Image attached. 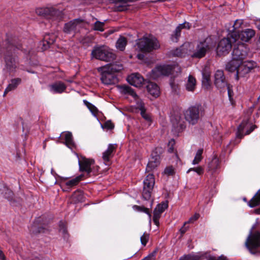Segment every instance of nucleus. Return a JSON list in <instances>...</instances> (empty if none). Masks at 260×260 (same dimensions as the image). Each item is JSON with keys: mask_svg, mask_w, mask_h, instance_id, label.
<instances>
[{"mask_svg": "<svg viewBox=\"0 0 260 260\" xmlns=\"http://www.w3.org/2000/svg\"><path fill=\"white\" fill-rule=\"evenodd\" d=\"M190 171H194L196 172L198 175H200L203 174L204 169L201 167H198L197 168H190L187 171V173H188Z\"/></svg>", "mask_w": 260, "mask_h": 260, "instance_id": "obj_49", "label": "nucleus"}, {"mask_svg": "<svg viewBox=\"0 0 260 260\" xmlns=\"http://www.w3.org/2000/svg\"><path fill=\"white\" fill-rule=\"evenodd\" d=\"M171 122L175 131L179 133L185 128V122L180 115L176 114L171 118Z\"/></svg>", "mask_w": 260, "mask_h": 260, "instance_id": "obj_19", "label": "nucleus"}, {"mask_svg": "<svg viewBox=\"0 0 260 260\" xmlns=\"http://www.w3.org/2000/svg\"><path fill=\"white\" fill-rule=\"evenodd\" d=\"M155 252H153L142 260H155Z\"/></svg>", "mask_w": 260, "mask_h": 260, "instance_id": "obj_55", "label": "nucleus"}, {"mask_svg": "<svg viewBox=\"0 0 260 260\" xmlns=\"http://www.w3.org/2000/svg\"><path fill=\"white\" fill-rule=\"evenodd\" d=\"M191 45L188 42L184 43L180 47L172 51L171 53L173 56L183 57L186 55H190L191 53Z\"/></svg>", "mask_w": 260, "mask_h": 260, "instance_id": "obj_17", "label": "nucleus"}, {"mask_svg": "<svg viewBox=\"0 0 260 260\" xmlns=\"http://www.w3.org/2000/svg\"><path fill=\"white\" fill-rule=\"evenodd\" d=\"M257 126L248 120L245 121V135L250 134Z\"/></svg>", "mask_w": 260, "mask_h": 260, "instance_id": "obj_39", "label": "nucleus"}, {"mask_svg": "<svg viewBox=\"0 0 260 260\" xmlns=\"http://www.w3.org/2000/svg\"><path fill=\"white\" fill-rule=\"evenodd\" d=\"M93 57L106 62L112 61L116 58V55L111 50L105 46H95L91 52Z\"/></svg>", "mask_w": 260, "mask_h": 260, "instance_id": "obj_5", "label": "nucleus"}, {"mask_svg": "<svg viewBox=\"0 0 260 260\" xmlns=\"http://www.w3.org/2000/svg\"><path fill=\"white\" fill-rule=\"evenodd\" d=\"M218 260H228V259L225 256L221 255L218 257Z\"/></svg>", "mask_w": 260, "mask_h": 260, "instance_id": "obj_62", "label": "nucleus"}, {"mask_svg": "<svg viewBox=\"0 0 260 260\" xmlns=\"http://www.w3.org/2000/svg\"><path fill=\"white\" fill-rule=\"evenodd\" d=\"M196 87V80L192 75H189L185 83V89L188 91L193 92Z\"/></svg>", "mask_w": 260, "mask_h": 260, "instance_id": "obj_30", "label": "nucleus"}, {"mask_svg": "<svg viewBox=\"0 0 260 260\" xmlns=\"http://www.w3.org/2000/svg\"><path fill=\"white\" fill-rule=\"evenodd\" d=\"M186 224H185L184 223L182 227L180 229V232L181 233V235L184 234L188 230L189 228L188 226H186L185 225Z\"/></svg>", "mask_w": 260, "mask_h": 260, "instance_id": "obj_56", "label": "nucleus"}, {"mask_svg": "<svg viewBox=\"0 0 260 260\" xmlns=\"http://www.w3.org/2000/svg\"><path fill=\"white\" fill-rule=\"evenodd\" d=\"M255 35V31L251 28L245 29V42H248Z\"/></svg>", "mask_w": 260, "mask_h": 260, "instance_id": "obj_42", "label": "nucleus"}, {"mask_svg": "<svg viewBox=\"0 0 260 260\" xmlns=\"http://www.w3.org/2000/svg\"><path fill=\"white\" fill-rule=\"evenodd\" d=\"M48 221L44 220V217H38L36 219L30 231L35 234L46 233L48 231Z\"/></svg>", "mask_w": 260, "mask_h": 260, "instance_id": "obj_16", "label": "nucleus"}, {"mask_svg": "<svg viewBox=\"0 0 260 260\" xmlns=\"http://www.w3.org/2000/svg\"><path fill=\"white\" fill-rule=\"evenodd\" d=\"M207 260H218V258L216 259L215 257L211 256L209 257Z\"/></svg>", "mask_w": 260, "mask_h": 260, "instance_id": "obj_63", "label": "nucleus"}, {"mask_svg": "<svg viewBox=\"0 0 260 260\" xmlns=\"http://www.w3.org/2000/svg\"><path fill=\"white\" fill-rule=\"evenodd\" d=\"M21 79L20 78H15L12 79L9 83L8 86L5 89L4 93V96H5L9 92L15 89L18 85L20 84Z\"/></svg>", "mask_w": 260, "mask_h": 260, "instance_id": "obj_29", "label": "nucleus"}, {"mask_svg": "<svg viewBox=\"0 0 260 260\" xmlns=\"http://www.w3.org/2000/svg\"><path fill=\"white\" fill-rule=\"evenodd\" d=\"M0 259L2 260H5V257L2 250H0Z\"/></svg>", "mask_w": 260, "mask_h": 260, "instance_id": "obj_60", "label": "nucleus"}, {"mask_svg": "<svg viewBox=\"0 0 260 260\" xmlns=\"http://www.w3.org/2000/svg\"><path fill=\"white\" fill-rule=\"evenodd\" d=\"M49 91L52 93H61L63 92L67 86L61 81H56L49 85Z\"/></svg>", "mask_w": 260, "mask_h": 260, "instance_id": "obj_24", "label": "nucleus"}, {"mask_svg": "<svg viewBox=\"0 0 260 260\" xmlns=\"http://www.w3.org/2000/svg\"><path fill=\"white\" fill-rule=\"evenodd\" d=\"M127 44L126 39L122 36H120L117 40L116 44V48L120 51H123Z\"/></svg>", "mask_w": 260, "mask_h": 260, "instance_id": "obj_37", "label": "nucleus"}, {"mask_svg": "<svg viewBox=\"0 0 260 260\" xmlns=\"http://www.w3.org/2000/svg\"><path fill=\"white\" fill-rule=\"evenodd\" d=\"M84 25L85 22L83 19H75L64 24L63 31L66 34L74 36L79 32L80 29L83 27Z\"/></svg>", "mask_w": 260, "mask_h": 260, "instance_id": "obj_9", "label": "nucleus"}, {"mask_svg": "<svg viewBox=\"0 0 260 260\" xmlns=\"http://www.w3.org/2000/svg\"><path fill=\"white\" fill-rule=\"evenodd\" d=\"M174 173V169L172 166L167 167L164 171V174L167 176H172Z\"/></svg>", "mask_w": 260, "mask_h": 260, "instance_id": "obj_48", "label": "nucleus"}, {"mask_svg": "<svg viewBox=\"0 0 260 260\" xmlns=\"http://www.w3.org/2000/svg\"><path fill=\"white\" fill-rule=\"evenodd\" d=\"M137 45L140 50L144 52H151L160 47L157 40L154 37H143L139 40Z\"/></svg>", "mask_w": 260, "mask_h": 260, "instance_id": "obj_7", "label": "nucleus"}, {"mask_svg": "<svg viewBox=\"0 0 260 260\" xmlns=\"http://www.w3.org/2000/svg\"><path fill=\"white\" fill-rule=\"evenodd\" d=\"M82 177L83 175H80L76 177L75 178L66 182V185L70 187L76 185L79 181L81 180Z\"/></svg>", "mask_w": 260, "mask_h": 260, "instance_id": "obj_41", "label": "nucleus"}, {"mask_svg": "<svg viewBox=\"0 0 260 260\" xmlns=\"http://www.w3.org/2000/svg\"><path fill=\"white\" fill-rule=\"evenodd\" d=\"M214 84L216 88L220 90V91L227 89L229 99L230 100L232 99L233 91L230 85L228 84L223 71L218 70L215 73Z\"/></svg>", "mask_w": 260, "mask_h": 260, "instance_id": "obj_8", "label": "nucleus"}, {"mask_svg": "<svg viewBox=\"0 0 260 260\" xmlns=\"http://www.w3.org/2000/svg\"><path fill=\"white\" fill-rule=\"evenodd\" d=\"M59 231L63 236L64 238L68 237V235L67 232L65 223L63 221H60L59 223Z\"/></svg>", "mask_w": 260, "mask_h": 260, "instance_id": "obj_46", "label": "nucleus"}, {"mask_svg": "<svg viewBox=\"0 0 260 260\" xmlns=\"http://www.w3.org/2000/svg\"><path fill=\"white\" fill-rule=\"evenodd\" d=\"M143 56H144V55L143 54H138L137 55V57L139 59H142Z\"/></svg>", "mask_w": 260, "mask_h": 260, "instance_id": "obj_64", "label": "nucleus"}, {"mask_svg": "<svg viewBox=\"0 0 260 260\" xmlns=\"http://www.w3.org/2000/svg\"><path fill=\"white\" fill-rule=\"evenodd\" d=\"M105 126L109 129H112L114 127L113 124L111 122H107L105 123Z\"/></svg>", "mask_w": 260, "mask_h": 260, "instance_id": "obj_57", "label": "nucleus"}, {"mask_svg": "<svg viewBox=\"0 0 260 260\" xmlns=\"http://www.w3.org/2000/svg\"><path fill=\"white\" fill-rule=\"evenodd\" d=\"M170 86L171 87L172 91L176 94H178L179 93V87L178 84H176L174 81L172 80L170 82Z\"/></svg>", "mask_w": 260, "mask_h": 260, "instance_id": "obj_50", "label": "nucleus"}, {"mask_svg": "<svg viewBox=\"0 0 260 260\" xmlns=\"http://www.w3.org/2000/svg\"><path fill=\"white\" fill-rule=\"evenodd\" d=\"M104 25H105V23L104 22H100L99 21H96L94 24L93 29L94 30L103 31L104 30Z\"/></svg>", "mask_w": 260, "mask_h": 260, "instance_id": "obj_47", "label": "nucleus"}, {"mask_svg": "<svg viewBox=\"0 0 260 260\" xmlns=\"http://www.w3.org/2000/svg\"><path fill=\"white\" fill-rule=\"evenodd\" d=\"M36 13L42 17L57 22L62 20L64 16L62 10L53 7L38 8L36 9Z\"/></svg>", "mask_w": 260, "mask_h": 260, "instance_id": "obj_4", "label": "nucleus"}, {"mask_svg": "<svg viewBox=\"0 0 260 260\" xmlns=\"http://www.w3.org/2000/svg\"><path fill=\"white\" fill-rule=\"evenodd\" d=\"M201 109L202 106L200 104L189 107L184 113L186 120L192 125L197 123L200 118Z\"/></svg>", "mask_w": 260, "mask_h": 260, "instance_id": "obj_10", "label": "nucleus"}, {"mask_svg": "<svg viewBox=\"0 0 260 260\" xmlns=\"http://www.w3.org/2000/svg\"><path fill=\"white\" fill-rule=\"evenodd\" d=\"M94 164V160L92 159L82 157L81 160L80 159L78 160L80 170L86 172L87 175H89L92 172L91 167Z\"/></svg>", "mask_w": 260, "mask_h": 260, "instance_id": "obj_18", "label": "nucleus"}, {"mask_svg": "<svg viewBox=\"0 0 260 260\" xmlns=\"http://www.w3.org/2000/svg\"><path fill=\"white\" fill-rule=\"evenodd\" d=\"M243 20H236L233 25V31L231 38L233 41L234 49L232 58L243 63L244 59V29Z\"/></svg>", "mask_w": 260, "mask_h": 260, "instance_id": "obj_1", "label": "nucleus"}, {"mask_svg": "<svg viewBox=\"0 0 260 260\" xmlns=\"http://www.w3.org/2000/svg\"><path fill=\"white\" fill-rule=\"evenodd\" d=\"M231 35L229 34L228 37L223 38L218 42L216 49L218 56L226 55L231 50L232 42L230 38Z\"/></svg>", "mask_w": 260, "mask_h": 260, "instance_id": "obj_11", "label": "nucleus"}, {"mask_svg": "<svg viewBox=\"0 0 260 260\" xmlns=\"http://www.w3.org/2000/svg\"><path fill=\"white\" fill-rule=\"evenodd\" d=\"M190 28V24L189 22H185L182 24H179L176 28L174 34L172 35L171 39L173 42H177L180 36L181 30L183 28L189 29Z\"/></svg>", "mask_w": 260, "mask_h": 260, "instance_id": "obj_27", "label": "nucleus"}, {"mask_svg": "<svg viewBox=\"0 0 260 260\" xmlns=\"http://www.w3.org/2000/svg\"><path fill=\"white\" fill-rule=\"evenodd\" d=\"M6 41H9L8 40H6L5 41H4L3 43V47H2L1 45H0V55L2 54V52H3V50L4 49V48H5L6 47V46L5 45V42Z\"/></svg>", "mask_w": 260, "mask_h": 260, "instance_id": "obj_59", "label": "nucleus"}, {"mask_svg": "<svg viewBox=\"0 0 260 260\" xmlns=\"http://www.w3.org/2000/svg\"><path fill=\"white\" fill-rule=\"evenodd\" d=\"M243 135V128L242 125V124L239 125L238 128L237 132L236 135V138L234 142L231 141V143H233L235 145L236 144L239 143L240 142L241 139H242Z\"/></svg>", "mask_w": 260, "mask_h": 260, "instance_id": "obj_38", "label": "nucleus"}, {"mask_svg": "<svg viewBox=\"0 0 260 260\" xmlns=\"http://www.w3.org/2000/svg\"><path fill=\"white\" fill-rule=\"evenodd\" d=\"M148 92L152 96L156 98L159 95V88L158 86L154 83L150 82L147 85Z\"/></svg>", "mask_w": 260, "mask_h": 260, "instance_id": "obj_33", "label": "nucleus"}, {"mask_svg": "<svg viewBox=\"0 0 260 260\" xmlns=\"http://www.w3.org/2000/svg\"><path fill=\"white\" fill-rule=\"evenodd\" d=\"M211 48L210 39L206 38L197 43L193 50L192 51H191L190 55L192 58H201L206 55Z\"/></svg>", "mask_w": 260, "mask_h": 260, "instance_id": "obj_6", "label": "nucleus"}, {"mask_svg": "<svg viewBox=\"0 0 260 260\" xmlns=\"http://www.w3.org/2000/svg\"><path fill=\"white\" fill-rule=\"evenodd\" d=\"M117 87L121 93L131 95L135 98L138 96L134 90L128 85H119Z\"/></svg>", "mask_w": 260, "mask_h": 260, "instance_id": "obj_32", "label": "nucleus"}, {"mask_svg": "<svg viewBox=\"0 0 260 260\" xmlns=\"http://www.w3.org/2000/svg\"><path fill=\"white\" fill-rule=\"evenodd\" d=\"M260 204V191L258 192L251 200L248 202V205L250 207H254ZM256 213L260 214V208L256 210Z\"/></svg>", "mask_w": 260, "mask_h": 260, "instance_id": "obj_34", "label": "nucleus"}, {"mask_svg": "<svg viewBox=\"0 0 260 260\" xmlns=\"http://www.w3.org/2000/svg\"><path fill=\"white\" fill-rule=\"evenodd\" d=\"M148 239L149 235L146 233H144L140 238L142 244L144 246H145L148 241Z\"/></svg>", "mask_w": 260, "mask_h": 260, "instance_id": "obj_51", "label": "nucleus"}, {"mask_svg": "<svg viewBox=\"0 0 260 260\" xmlns=\"http://www.w3.org/2000/svg\"><path fill=\"white\" fill-rule=\"evenodd\" d=\"M160 164V156L156 154H152L151 157L150 158L146 168V171L150 172L153 171Z\"/></svg>", "mask_w": 260, "mask_h": 260, "instance_id": "obj_22", "label": "nucleus"}, {"mask_svg": "<svg viewBox=\"0 0 260 260\" xmlns=\"http://www.w3.org/2000/svg\"><path fill=\"white\" fill-rule=\"evenodd\" d=\"M255 25H256L257 28L260 30V19L255 20Z\"/></svg>", "mask_w": 260, "mask_h": 260, "instance_id": "obj_58", "label": "nucleus"}, {"mask_svg": "<svg viewBox=\"0 0 260 260\" xmlns=\"http://www.w3.org/2000/svg\"><path fill=\"white\" fill-rule=\"evenodd\" d=\"M202 85L206 88H208L211 86V73L210 71L206 68H205L202 72Z\"/></svg>", "mask_w": 260, "mask_h": 260, "instance_id": "obj_28", "label": "nucleus"}, {"mask_svg": "<svg viewBox=\"0 0 260 260\" xmlns=\"http://www.w3.org/2000/svg\"><path fill=\"white\" fill-rule=\"evenodd\" d=\"M127 82L137 87H140L144 82L143 77L139 73H134L127 77Z\"/></svg>", "mask_w": 260, "mask_h": 260, "instance_id": "obj_21", "label": "nucleus"}, {"mask_svg": "<svg viewBox=\"0 0 260 260\" xmlns=\"http://www.w3.org/2000/svg\"><path fill=\"white\" fill-rule=\"evenodd\" d=\"M254 106V105L253 104L250 106L248 113H251L252 112Z\"/></svg>", "mask_w": 260, "mask_h": 260, "instance_id": "obj_61", "label": "nucleus"}, {"mask_svg": "<svg viewBox=\"0 0 260 260\" xmlns=\"http://www.w3.org/2000/svg\"><path fill=\"white\" fill-rule=\"evenodd\" d=\"M174 72H180V68L177 65L162 64L157 66L147 74V76L153 80H157L159 78L172 75L175 76Z\"/></svg>", "mask_w": 260, "mask_h": 260, "instance_id": "obj_3", "label": "nucleus"}, {"mask_svg": "<svg viewBox=\"0 0 260 260\" xmlns=\"http://www.w3.org/2000/svg\"><path fill=\"white\" fill-rule=\"evenodd\" d=\"M99 71L101 72V80L102 83L105 85L114 84L118 82V79L115 74L110 72L109 70L101 67Z\"/></svg>", "mask_w": 260, "mask_h": 260, "instance_id": "obj_15", "label": "nucleus"}, {"mask_svg": "<svg viewBox=\"0 0 260 260\" xmlns=\"http://www.w3.org/2000/svg\"><path fill=\"white\" fill-rule=\"evenodd\" d=\"M203 149H199L197 153H196V155L194 158V159L192 161V164L193 165H197V164H198L200 161H201V160L202 159V154H203Z\"/></svg>", "mask_w": 260, "mask_h": 260, "instance_id": "obj_43", "label": "nucleus"}, {"mask_svg": "<svg viewBox=\"0 0 260 260\" xmlns=\"http://www.w3.org/2000/svg\"><path fill=\"white\" fill-rule=\"evenodd\" d=\"M115 149L114 144H110L109 145L107 149L103 153V158L105 161H109L111 157L112 153Z\"/></svg>", "mask_w": 260, "mask_h": 260, "instance_id": "obj_36", "label": "nucleus"}, {"mask_svg": "<svg viewBox=\"0 0 260 260\" xmlns=\"http://www.w3.org/2000/svg\"><path fill=\"white\" fill-rule=\"evenodd\" d=\"M220 163L218 158L216 155H213L211 158H209L208 164V171L213 174L216 172L219 168Z\"/></svg>", "mask_w": 260, "mask_h": 260, "instance_id": "obj_26", "label": "nucleus"}, {"mask_svg": "<svg viewBox=\"0 0 260 260\" xmlns=\"http://www.w3.org/2000/svg\"><path fill=\"white\" fill-rule=\"evenodd\" d=\"M175 142L174 139H171L168 144L169 148L168 152L170 153H172L174 152V147L173 145L175 144Z\"/></svg>", "mask_w": 260, "mask_h": 260, "instance_id": "obj_53", "label": "nucleus"}, {"mask_svg": "<svg viewBox=\"0 0 260 260\" xmlns=\"http://www.w3.org/2000/svg\"><path fill=\"white\" fill-rule=\"evenodd\" d=\"M200 217V214L196 213L193 216L191 217L187 221L185 222V224L193 222L197 220Z\"/></svg>", "mask_w": 260, "mask_h": 260, "instance_id": "obj_54", "label": "nucleus"}, {"mask_svg": "<svg viewBox=\"0 0 260 260\" xmlns=\"http://www.w3.org/2000/svg\"><path fill=\"white\" fill-rule=\"evenodd\" d=\"M103 67L113 74L120 71L123 69L122 64L120 63H110Z\"/></svg>", "mask_w": 260, "mask_h": 260, "instance_id": "obj_35", "label": "nucleus"}, {"mask_svg": "<svg viewBox=\"0 0 260 260\" xmlns=\"http://www.w3.org/2000/svg\"><path fill=\"white\" fill-rule=\"evenodd\" d=\"M245 245L250 253H256L257 249L260 247V233L256 232L248 237Z\"/></svg>", "mask_w": 260, "mask_h": 260, "instance_id": "obj_14", "label": "nucleus"}, {"mask_svg": "<svg viewBox=\"0 0 260 260\" xmlns=\"http://www.w3.org/2000/svg\"><path fill=\"white\" fill-rule=\"evenodd\" d=\"M61 139L64 140L63 143L70 149L73 150L76 149V145L74 141L72 134L71 132H66L62 133L60 136Z\"/></svg>", "mask_w": 260, "mask_h": 260, "instance_id": "obj_20", "label": "nucleus"}, {"mask_svg": "<svg viewBox=\"0 0 260 260\" xmlns=\"http://www.w3.org/2000/svg\"><path fill=\"white\" fill-rule=\"evenodd\" d=\"M138 107L141 111V115L142 116V117L147 121H150L151 117L148 114L146 113L145 108L144 106V104L142 103H140V104H138Z\"/></svg>", "mask_w": 260, "mask_h": 260, "instance_id": "obj_40", "label": "nucleus"}, {"mask_svg": "<svg viewBox=\"0 0 260 260\" xmlns=\"http://www.w3.org/2000/svg\"><path fill=\"white\" fill-rule=\"evenodd\" d=\"M54 41L55 40L53 38L50 39L49 41H48L47 37L46 36L42 42V49L43 50L47 49L49 47L50 45L53 44L54 42Z\"/></svg>", "mask_w": 260, "mask_h": 260, "instance_id": "obj_44", "label": "nucleus"}, {"mask_svg": "<svg viewBox=\"0 0 260 260\" xmlns=\"http://www.w3.org/2000/svg\"><path fill=\"white\" fill-rule=\"evenodd\" d=\"M6 47L4 48L2 54L4 55L5 62V69L10 72H13L17 67V61L13 56V54L15 53L16 49H20L21 46H14L10 43L9 41L5 42Z\"/></svg>", "mask_w": 260, "mask_h": 260, "instance_id": "obj_2", "label": "nucleus"}, {"mask_svg": "<svg viewBox=\"0 0 260 260\" xmlns=\"http://www.w3.org/2000/svg\"><path fill=\"white\" fill-rule=\"evenodd\" d=\"M207 253L204 252H192L181 256L179 260H201L207 257Z\"/></svg>", "mask_w": 260, "mask_h": 260, "instance_id": "obj_25", "label": "nucleus"}, {"mask_svg": "<svg viewBox=\"0 0 260 260\" xmlns=\"http://www.w3.org/2000/svg\"><path fill=\"white\" fill-rule=\"evenodd\" d=\"M225 70L229 72H234L236 71L235 78L238 80L240 77H243L244 75L243 71L244 70L243 63L240 62L236 59H232L227 63L225 66Z\"/></svg>", "mask_w": 260, "mask_h": 260, "instance_id": "obj_13", "label": "nucleus"}, {"mask_svg": "<svg viewBox=\"0 0 260 260\" xmlns=\"http://www.w3.org/2000/svg\"><path fill=\"white\" fill-rule=\"evenodd\" d=\"M83 102L84 104L87 106V107L89 109L90 112L92 113L93 115L94 116L96 115L98 112L97 108L92 104L87 101L86 100H84Z\"/></svg>", "mask_w": 260, "mask_h": 260, "instance_id": "obj_45", "label": "nucleus"}, {"mask_svg": "<svg viewBox=\"0 0 260 260\" xmlns=\"http://www.w3.org/2000/svg\"><path fill=\"white\" fill-rule=\"evenodd\" d=\"M155 183V180L153 174H148L143 181V189L142 197L145 200L150 199L152 190Z\"/></svg>", "mask_w": 260, "mask_h": 260, "instance_id": "obj_12", "label": "nucleus"}, {"mask_svg": "<svg viewBox=\"0 0 260 260\" xmlns=\"http://www.w3.org/2000/svg\"><path fill=\"white\" fill-rule=\"evenodd\" d=\"M134 208L137 209L138 211L145 212L146 213L149 214V216H150V214H149L148 211V209L147 208H146L144 207L138 206L137 205L134 206Z\"/></svg>", "mask_w": 260, "mask_h": 260, "instance_id": "obj_52", "label": "nucleus"}, {"mask_svg": "<svg viewBox=\"0 0 260 260\" xmlns=\"http://www.w3.org/2000/svg\"><path fill=\"white\" fill-rule=\"evenodd\" d=\"M257 69V64L253 60L245 61V74L255 72Z\"/></svg>", "mask_w": 260, "mask_h": 260, "instance_id": "obj_31", "label": "nucleus"}, {"mask_svg": "<svg viewBox=\"0 0 260 260\" xmlns=\"http://www.w3.org/2000/svg\"><path fill=\"white\" fill-rule=\"evenodd\" d=\"M167 207V203L163 202L161 204H158L155 208L153 212V220L156 225H157L159 224V219L160 217V215Z\"/></svg>", "mask_w": 260, "mask_h": 260, "instance_id": "obj_23", "label": "nucleus"}]
</instances>
